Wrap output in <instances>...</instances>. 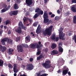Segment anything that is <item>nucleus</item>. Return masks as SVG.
<instances>
[{
    "mask_svg": "<svg viewBox=\"0 0 76 76\" xmlns=\"http://www.w3.org/2000/svg\"><path fill=\"white\" fill-rule=\"evenodd\" d=\"M64 28H61L59 29V37L60 39H62L64 40L65 39V34L62 31H63Z\"/></svg>",
    "mask_w": 76,
    "mask_h": 76,
    "instance_id": "f257e3e1",
    "label": "nucleus"
},
{
    "mask_svg": "<svg viewBox=\"0 0 76 76\" xmlns=\"http://www.w3.org/2000/svg\"><path fill=\"white\" fill-rule=\"evenodd\" d=\"M53 27V25H52L50 26L48 28H46L45 30V32H43V34L45 35L46 34L49 36H50L51 35V30H52Z\"/></svg>",
    "mask_w": 76,
    "mask_h": 76,
    "instance_id": "f03ea898",
    "label": "nucleus"
},
{
    "mask_svg": "<svg viewBox=\"0 0 76 76\" xmlns=\"http://www.w3.org/2000/svg\"><path fill=\"white\" fill-rule=\"evenodd\" d=\"M51 62L50 61L48 60L46 61L45 63L42 64L43 67H44L46 69H49L51 67Z\"/></svg>",
    "mask_w": 76,
    "mask_h": 76,
    "instance_id": "7ed1b4c3",
    "label": "nucleus"
},
{
    "mask_svg": "<svg viewBox=\"0 0 76 76\" xmlns=\"http://www.w3.org/2000/svg\"><path fill=\"white\" fill-rule=\"evenodd\" d=\"M44 23H47V25H49V24H52L53 22V21L51 20H49V19L48 18H44Z\"/></svg>",
    "mask_w": 76,
    "mask_h": 76,
    "instance_id": "20e7f679",
    "label": "nucleus"
},
{
    "mask_svg": "<svg viewBox=\"0 0 76 76\" xmlns=\"http://www.w3.org/2000/svg\"><path fill=\"white\" fill-rule=\"evenodd\" d=\"M26 4H27L28 6H29L31 5H32V4H35V1L33 0L32 2V0H26Z\"/></svg>",
    "mask_w": 76,
    "mask_h": 76,
    "instance_id": "39448f33",
    "label": "nucleus"
},
{
    "mask_svg": "<svg viewBox=\"0 0 76 76\" xmlns=\"http://www.w3.org/2000/svg\"><path fill=\"white\" fill-rule=\"evenodd\" d=\"M39 46L38 45V44L37 43H33L30 45V48L32 49H35L39 48Z\"/></svg>",
    "mask_w": 76,
    "mask_h": 76,
    "instance_id": "423d86ee",
    "label": "nucleus"
},
{
    "mask_svg": "<svg viewBox=\"0 0 76 76\" xmlns=\"http://www.w3.org/2000/svg\"><path fill=\"white\" fill-rule=\"evenodd\" d=\"M34 69V65L32 64H27L26 66V69L28 70H32Z\"/></svg>",
    "mask_w": 76,
    "mask_h": 76,
    "instance_id": "0eeeda50",
    "label": "nucleus"
},
{
    "mask_svg": "<svg viewBox=\"0 0 76 76\" xmlns=\"http://www.w3.org/2000/svg\"><path fill=\"white\" fill-rule=\"evenodd\" d=\"M19 27L20 28H21L22 29H24V30H26V27L23 24V23H22V21H20L19 23H18Z\"/></svg>",
    "mask_w": 76,
    "mask_h": 76,
    "instance_id": "6e6552de",
    "label": "nucleus"
},
{
    "mask_svg": "<svg viewBox=\"0 0 76 76\" xmlns=\"http://www.w3.org/2000/svg\"><path fill=\"white\" fill-rule=\"evenodd\" d=\"M15 31L18 34H21L22 32V28L20 27H18L15 29Z\"/></svg>",
    "mask_w": 76,
    "mask_h": 76,
    "instance_id": "1a4fd4ad",
    "label": "nucleus"
},
{
    "mask_svg": "<svg viewBox=\"0 0 76 76\" xmlns=\"http://www.w3.org/2000/svg\"><path fill=\"white\" fill-rule=\"evenodd\" d=\"M18 51L20 53H22L23 51V48L21 45H19L17 47Z\"/></svg>",
    "mask_w": 76,
    "mask_h": 76,
    "instance_id": "9d476101",
    "label": "nucleus"
},
{
    "mask_svg": "<svg viewBox=\"0 0 76 76\" xmlns=\"http://www.w3.org/2000/svg\"><path fill=\"white\" fill-rule=\"evenodd\" d=\"M18 13V11L17 10H15L11 11L9 14L10 16H12V15H17Z\"/></svg>",
    "mask_w": 76,
    "mask_h": 76,
    "instance_id": "9b49d317",
    "label": "nucleus"
},
{
    "mask_svg": "<svg viewBox=\"0 0 76 76\" xmlns=\"http://www.w3.org/2000/svg\"><path fill=\"white\" fill-rule=\"evenodd\" d=\"M8 38L7 37H5L2 39L1 41V42H2V44L3 45H5V42H7V40Z\"/></svg>",
    "mask_w": 76,
    "mask_h": 76,
    "instance_id": "f8f14e48",
    "label": "nucleus"
},
{
    "mask_svg": "<svg viewBox=\"0 0 76 76\" xmlns=\"http://www.w3.org/2000/svg\"><path fill=\"white\" fill-rule=\"evenodd\" d=\"M6 47L5 46L3 47L1 45V46H0V50H1L2 53H4L6 50Z\"/></svg>",
    "mask_w": 76,
    "mask_h": 76,
    "instance_id": "ddd939ff",
    "label": "nucleus"
},
{
    "mask_svg": "<svg viewBox=\"0 0 76 76\" xmlns=\"http://www.w3.org/2000/svg\"><path fill=\"white\" fill-rule=\"evenodd\" d=\"M76 6L75 5H73L71 7V9L72 12H74V13H76Z\"/></svg>",
    "mask_w": 76,
    "mask_h": 76,
    "instance_id": "4468645a",
    "label": "nucleus"
},
{
    "mask_svg": "<svg viewBox=\"0 0 76 76\" xmlns=\"http://www.w3.org/2000/svg\"><path fill=\"white\" fill-rule=\"evenodd\" d=\"M13 70L14 73H17L18 72V70L17 69V64H14Z\"/></svg>",
    "mask_w": 76,
    "mask_h": 76,
    "instance_id": "2eb2a0df",
    "label": "nucleus"
},
{
    "mask_svg": "<svg viewBox=\"0 0 76 76\" xmlns=\"http://www.w3.org/2000/svg\"><path fill=\"white\" fill-rule=\"evenodd\" d=\"M44 18H48V12L47 11L44 12L43 14Z\"/></svg>",
    "mask_w": 76,
    "mask_h": 76,
    "instance_id": "dca6fc26",
    "label": "nucleus"
},
{
    "mask_svg": "<svg viewBox=\"0 0 76 76\" xmlns=\"http://www.w3.org/2000/svg\"><path fill=\"white\" fill-rule=\"evenodd\" d=\"M37 55L39 56L41 54V50L42 48H40V47L37 48Z\"/></svg>",
    "mask_w": 76,
    "mask_h": 76,
    "instance_id": "f3484780",
    "label": "nucleus"
},
{
    "mask_svg": "<svg viewBox=\"0 0 76 76\" xmlns=\"http://www.w3.org/2000/svg\"><path fill=\"white\" fill-rule=\"evenodd\" d=\"M51 54L52 55L58 54V51L57 50H54L52 51Z\"/></svg>",
    "mask_w": 76,
    "mask_h": 76,
    "instance_id": "a211bd4d",
    "label": "nucleus"
},
{
    "mask_svg": "<svg viewBox=\"0 0 76 76\" xmlns=\"http://www.w3.org/2000/svg\"><path fill=\"white\" fill-rule=\"evenodd\" d=\"M11 21L10 20H7L5 22H4V25H10V23Z\"/></svg>",
    "mask_w": 76,
    "mask_h": 76,
    "instance_id": "6ab92c4d",
    "label": "nucleus"
},
{
    "mask_svg": "<svg viewBox=\"0 0 76 76\" xmlns=\"http://www.w3.org/2000/svg\"><path fill=\"white\" fill-rule=\"evenodd\" d=\"M68 71H69V69L67 68L66 69L62 71V74L64 75H66L68 72Z\"/></svg>",
    "mask_w": 76,
    "mask_h": 76,
    "instance_id": "aec40b11",
    "label": "nucleus"
},
{
    "mask_svg": "<svg viewBox=\"0 0 76 76\" xmlns=\"http://www.w3.org/2000/svg\"><path fill=\"white\" fill-rule=\"evenodd\" d=\"M58 51L61 54L63 52V49L61 47H58Z\"/></svg>",
    "mask_w": 76,
    "mask_h": 76,
    "instance_id": "412c9836",
    "label": "nucleus"
},
{
    "mask_svg": "<svg viewBox=\"0 0 76 76\" xmlns=\"http://www.w3.org/2000/svg\"><path fill=\"white\" fill-rule=\"evenodd\" d=\"M8 38V39L7 42L8 44H10L11 45H12V44L13 40L11 39H9L8 38Z\"/></svg>",
    "mask_w": 76,
    "mask_h": 76,
    "instance_id": "4be33fe9",
    "label": "nucleus"
},
{
    "mask_svg": "<svg viewBox=\"0 0 76 76\" xmlns=\"http://www.w3.org/2000/svg\"><path fill=\"white\" fill-rule=\"evenodd\" d=\"M13 51V49H12L11 48H9L8 53H9V55H10V54H12V52Z\"/></svg>",
    "mask_w": 76,
    "mask_h": 76,
    "instance_id": "5701e85b",
    "label": "nucleus"
},
{
    "mask_svg": "<svg viewBox=\"0 0 76 76\" xmlns=\"http://www.w3.org/2000/svg\"><path fill=\"white\" fill-rule=\"evenodd\" d=\"M43 58V56L42 54L40 55L37 58V60H41V58Z\"/></svg>",
    "mask_w": 76,
    "mask_h": 76,
    "instance_id": "b1692460",
    "label": "nucleus"
},
{
    "mask_svg": "<svg viewBox=\"0 0 76 76\" xmlns=\"http://www.w3.org/2000/svg\"><path fill=\"white\" fill-rule=\"evenodd\" d=\"M73 23L76 24V15L74 16L73 18Z\"/></svg>",
    "mask_w": 76,
    "mask_h": 76,
    "instance_id": "393cba45",
    "label": "nucleus"
},
{
    "mask_svg": "<svg viewBox=\"0 0 76 76\" xmlns=\"http://www.w3.org/2000/svg\"><path fill=\"white\" fill-rule=\"evenodd\" d=\"M19 7H18V5L17 4H15L14 5V9L15 10H17L18 9Z\"/></svg>",
    "mask_w": 76,
    "mask_h": 76,
    "instance_id": "a878e982",
    "label": "nucleus"
},
{
    "mask_svg": "<svg viewBox=\"0 0 76 76\" xmlns=\"http://www.w3.org/2000/svg\"><path fill=\"white\" fill-rule=\"evenodd\" d=\"M39 15L37 13H36L34 16H33V19H37L38 18V16H39Z\"/></svg>",
    "mask_w": 76,
    "mask_h": 76,
    "instance_id": "bb28decb",
    "label": "nucleus"
},
{
    "mask_svg": "<svg viewBox=\"0 0 76 76\" xmlns=\"http://www.w3.org/2000/svg\"><path fill=\"white\" fill-rule=\"evenodd\" d=\"M37 13L39 15H43V13H44V12H43V11L41 10L39 12H38Z\"/></svg>",
    "mask_w": 76,
    "mask_h": 76,
    "instance_id": "cd10ccee",
    "label": "nucleus"
},
{
    "mask_svg": "<svg viewBox=\"0 0 76 76\" xmlns=\"http://www.w3.org/2000/svg\"><path fill=\"white\" fill-rule=\"evenodd\" d=\"M51 38L52 40H55V39H56V34H53L52 35Z\"/></svg>",
    "mask_w": 76,
    "mask_h": 76,
    "instance_id": "c85d7f7f",
    "label": "nucleus"
},
{
    "mask_svg": "<svg viewBox=\"0 0 76 76\" xmlns=\"http://www.w3.org/2000/svg\"><path fill=\"white\" fill-rule=\"evenodd\" d=\"M36 33L37 34H40V28L39 27H37V29L36 30Z\"/></svg>",
    "mask_w": 76,
    "mask_h": 76,
    "instance_id": "c756f323",
    "label": "nucleus"
},
{
    "mask_svg": "<svg viewBox=\"0 0 76 76\" xmlns=\"http://www.w3.org/2000/svg\"><path fill=\"white\" fill-rule=\"evenodd\" d=\"M51 47L52 49H54L56 48V45L54 44H53L51 46Z\"/></svg>",
    "mask_w": 76,
    "mask_h": 76,
    "instance_id": "7c9ffc66",
    "label": "nucleus"
},
{
    "mask_svg": "<svg viewBox=\"0 0 76 76\" xmlns=\"http://www.w3.org/2000/svg\"><path fill=\"white\" fill-rule=\"evenodd\" d=\"M25 38L26 41H27L28 42H30L31 39V37H26Z\"/></svg>",
    "mask_w": 76,
    "mask_h": 76,
    "instance_id": "2f4dec72",
    "label": "nucleus"
},
{
    "mask_svg": "<svg viewBox=\"0 0 76 76\" xmlns=\"http://www.w3.org/2000/svg\"><path fill=\"white\" fill-rule=\"evenodd\" d=\"M41 9H40L39 8H38L36 9L35 10V13H38L41 10Z\"/></svg>",
    "mask_w": 76,
    "mask_h": 76,
    "instance_id": "473e14b6",
    "label": "nucleus"
},
{
    "mask_svg": "<svg viewBox=\"0 0 76 76\" xmlns=\"http://www.w3.org/2000/svg\"><path fill=\"white\" fill-rule=\"evenodd\" d=\"M28 18H26V17H24V18H23V20L24 21V22H26L28 21Z\"/></svg>",
    "mask_w": 76,
    "mask_h": 76,
    "instance_id": "72a5a7b5",
    "label": "nucleus"
},
{
    "mask_svg": "<svg viewBox=\"0 0 76 76\" xmlns=\"http://www.w3.org/2000/svg\"><path fill=\"white\" fill-rule=\"evenodd\" d=\"M4 63V61L3 60H1L0 61V66H3V63Z\"/></svg>",
    "mask_w": 76,
    "mask_h": 76,
    "instance_id": "f704fd0d",
    "label": "nucleus"
},
{
    "mask_svg": "<svg viewBox=\"0 0 76 76\" xmlns=\"http://www.w3.org/2000/svg\"><path fill=\"white\" fill-rule=\"evenodd\" d=\"M8 66L9 69H11L13 68V66H12V64H8Z\"/></svg>",
    "mask_w": 76,
    "mask_h": 76,
    "instance_id": "c9c22d12",
    "label": "nucleus"
},
{
    "mask_svg": "<svg viewBox=\"0 0 76 76\" xmlns=\"http://www.w3.org/2000/svg\"><path fill=\"white\" fill-rule=\"evenodd\" d=\"M20 39V37H16V42L19 41Z\"/></svg>",
    "mask_w": 76,
    "mask_h": 76,
    "instance_id": "e433bc0d",
    "label": "nucleus"
},
{
    "mask_svg": "<svg viewBox=\"0 0 76 76\" xmlns=\"http://www.w3.org/2000/svg\"><path fill=\"white\" fill-rule=\"evenodd\" d=\"M55 20H59L60 19V16H56L55 18Z\"/></svg>",
    "mask_w": 76,
    "mask_h": 76,
    "instance_id": "4c0bfd02",
    "label": "nucleus"
},
{
    "mask_svg": "<svg viewBox=\"0 0 76 76\" xmlns=\"http://www.w3.org/2000/svg\"><path fill=\"white\" fill-rule=\"evenodd\" d=\"M6 11H7V9H4V8H3V9L1 10V12L2 13H4V12H6Z\"/></svg>",
    "mask_w": 76,
    "mask_h": 76,
    "instance_id": "58836bf2",
    "label": "nucleus"
},
{
    "mask_svg": "<svg viewBox=\"0 0 76 76\" xmlns=\"http://www.w3.org/2000/svg\"><path fill=\"white\" fill-rule=\"evenodd\" d=\"M39 46L40 48H41L42 47H43L42 44H41V42H38Z\"/></svg>",
    "mask_w": 76,
    "mask_h": 76,
    "instance_id": "ea45409f",
    "label": "nucleus"
},
{
    "mask_svg": "<svg viewBox=\"0 0 76 76\" xmlns=\"http://www.w3.org/2000/svg\"><path fill=\"white\" fill-rule=\"evenodd\" d=\"M4 9H7V5L6 4H4L3 6Z\"/></svg>",
    "mask_w": 76,
    "mask_h": 76,
    "instance_id": "a19ab883",
    "label": "nucleus"
},
{
    "mask_svg": "<svg viewBox=\"0 0 76 76\" xmlns=\"http://www.w3.org/2000/svg\"><path fill=\"white\" fill-rule=\"evenodd\" d=\"M73 39H74L75 42L76 44V35L74 36Z\"/></svg>",
    "mask_w": 76,
    "mask_h": 76,
    "instance_id": "79ce46f5",
    "label": "nucleus"
},
{
    "mask_svg": "<svg viewBox=\"0 0 76 76\" xmlns=\"http://www.w3.org/2000/svg\"><path fill=\"white\" fill-rule=\"evenodd\" d=\"M59 39V38L58 37H57L54 41H56V42H57V41H58Z\"/></svg>",
    "mask_w": 76,
    "mask_h": 76,
    "instance_id": "37998d69",
    "label": "nucleus"
},
{
    "mask_svg": "<svg viewBox=\"0 0 76 76\" xmlns=\"http://www.w3.org/2000/svg\"><path fill=\"white\" fill-rule=\"evenodd\" d=\"M44 51L45 52V53H47V52H48V48H46L45 49Z\"/></svg>",
    "mask_w": 76,
    "mask_h": 76,
    "instance_id": "c03bdc74",
    "label": "nucleus"
},
{
    "mask_svg": "<svg viewBox=\"0 0 76 76\" xmlns=\"http://www.w3.org/2000/svg\"><path fill=\"white\" fill-rule=\"evenodd\" d=\"M28 20L29 22V24H31V23H32V19H30L29 18L28 19Z\"/></svg>",
    "mask_w": 76,
    "mask_h": 76,
    "instance_id": "a18cd8bd",
    "label": "nucleus"
},
{
    "mask_svg": "<svg viewBox=\"0 0 76 76\" xmlns=\"http://www.w3.org/2000/svg\"><path fill=\"white\" fill-rule=\"evenodd\" d=\"M29 10L30 12H32L34 10V9L32 7H31L29 8Z\"/></svg>",
    "mask_w": 76,
    "mask_h": 76,
    "instance_id": "49530a36",
    "label": "nucleus"
},
{
    "mask_svg": "<svg viewBox=\"0 0 76 76\" xmlns=\"http://www.w3.org/2000/svg\"><path fill=\"white\" fill-rule=\"evenodd\" d=\"M31 35H32V36L33 37V38H35V35L32 32H31Z\"/></svg>",
    "mask_w": 76,
    "mask_h": 76,
    "instance_id": "de8ad7c7",
    "label": "nucleus"
},
{
    "mask_svg": "<svg viewBox=\"0 0 76 76\" xmlns=\"http://www.w3.org/2000/svg\"><path fill=\"white\" fill-rule=\"evenodd\" d=\"M10 7H11V6L10 5H9L7 7L6 9H7V10H9V9H10Z\"/></svg>",
    "mask_w": 76,
    "mask_h": 76,
    "instance_id": "09e8293b",
    "label": "nucleus"
},
{
    "mask_svg": "<svg viewBox=\"0 0 76 76\" xmlns=\"http://www.w3.org/2000/svg\"><path fill=\"white\" fill-rule=\"evenodd\" d=\"M72 3H76V0H72Z\"/></svg>",
    "mask_w": 76,
    "mask_h": 76,
    "instance_id": "8fccbe9b",
    "label": "nucleus"
},
{
    "mask_svg": "<svg viewBox=\"0 0 76 76\" xmlns=\"http://www.w3.org/2000/svg\"><path fill=\"white\" fill-rule=\"evenodd\" d=\"M37 23L35 22L33 24V26H37Z\"/></svg>",
    "mask_w": 76,
    "mask_h": 76,
    "instance_id": "3c124183",
    "label": "nucleus"
},
{
    "mask_svg": "<svg viewBox=\"0 0 76 76\" xmlns=\"http://www.w3.org/2000/svg\"><path fill=\"white\" fill-rule=\"evenodd\" d=\"M55 16V14H52L50 16L51 18H53V17H54Z\"/></svg>",
    "mask_w": 76,
    "mask_h": 76,
    "instance_id": "603ef678",
    "label": "nucleus"
},
{
    "mask_svg": "<svg viewBox=\"0 0 76 76\" xmlns=\"http://www.w3.org/2000/svg\"><path fill=\"white\" fill-rule=\"evenodd\" d=\"M29 61H30V62H32V61H33V58H31L29 59Z\"/></svg>",
    "mask_w": 76,
    "mask_h": 76,
    "instance_id": "864d4df0",
    "label": "nucleus"
},
{
    "mask_svg": "<svg viewBox=\"0 0 76 76\" xmlns=\"http://www.w3.org/2000/svg\"><path fill=\"white\" fill-rule=\"evenodd\" d=\"M58 73H61V71L60 70H59L57 71Z\"/></svg>",
    "mask_w": 76,
    "mask_h": 76,
    "instance_id": "5fc2aeb1",
    "label": "nucleus"
},
{
    "mask_svg": "<svg viewBox=\"0 0 76 76\" xmlns=\"http://www.w3.org/2000/svg\"><path fill=\"white\" fill-rule=\"evenodd\" d=\"M11 33V31L10 30H9L8 32V35H10Z\"/></svg>",
    "mask_w": 76,
    "mask_h": 76,
    "instance_id": "6e6d98bb",
    "label": "nucleus"
},
{
    "mask_svg": "<svg viewBox=\"0 0 76 76\" xmlns=\"http://www.w3.org/2000/svg\"><path fill=\"white\" fill-rule=\"evenodd\" d=\"M60 12H61L60 11V10H58L57 11V12L58 13V14H60Z\"/></svg>",
    "mask_w": 76,
    "mask_h": 76,
    "instance_id": "4d7b16f0",
    "label": "nucleus"
},
{
    "mask_svg": "<svg viewBox=\"0 0 76 76\" xmlns=\"http://www.w3.org/2000/svg\"><path fill=\"white\" fill-rule=\"evenodd\" d=\"M59 46V47H62V44L61 43H59L58 45Z\"/></svg>",
    "mask_w": 76,
    "mask_h": 76,
    "instance_id": "13d9d810",
    "label": "nucleus"
},
{
    "mask_svg": "<svg viewBox=\"0 0 76 76\" xmlns=\"http://www.w3.org/2000/svg\"><path fill=\"white\" fill-rule=\"evenodd\" d=\"M47 1H48V0H44V3L45 4H46L47 3Z\"/></svg>",
    "mask_w": 76,
    "mask_h": 76,
    "instance_id": "bf43d9fd",
    "label": "nucleus"
},
{
    "mask_svg": "<svg viewBox=\"0 0 76 76\" xmlns=\"http://www.w3.org/2000/svg\"><path fill=\"white\" fill-rule=\"evenodd\" d=\"M47 76V75L45 74H43L41 75L40 76Z\"/></svg>",
    "mask_w": 76,
    "mask_h": 76,
    "instance_id": "052dcab7",
    "label": "nucleus"
},
{
    "mask_svg": "<svg viewBox=\"0 0 76 76\" xmlns=\"http://www.w3.org/2000/svg\"><path fill=\"white\" fill-rule=\"evenodd\" d=\"M2 18L0 17V23H1V22H2Z\"/></svg>",
    "mask_w": 76,
    "mask_h": 76,
    "instance_id": "680f3d73",
    "label": "nucleus"
},
{
    "mask_svg": "<svg viewBox=\"0 0 76 76\" xmlns=\"http://www.w3.org/2000/svg\"><path fill=\"white\" fill-rule=\"evenodd\" d=\"M21 46H22V47H25V44H22L21 45Z\"/></svg>",
    "mask_w": 76,
    "mask_h": 76,
    "instance_id": "e2e57ef3",
    "label": "nucleus"
},
{
    "mask_svg": "<svg viewBox=\"0 0 76 76\" xmlns=\"http://www.w3.org/2000/svg\"><path fill=\"white\" fill-rule=\"evenodd\" d=\"M4 28L5 29H8V27L6 26H4Z\"/></svg>",
    "mask_w": 76,
    "mask_h": 76,
    "instance_id": "0e129e2a",
    "label": "nucleus"
},
{
    "mask_svg": "<svg viewBox=\"0 0 76 76\" xmlns=\"http://www.w3.org/2000/svg\"><path fill=\"white\" fill-rule=\"evenodd\" d=\"M17 58L19 60H22V58H19V57H18V56H17Z\"/></svg>",
    "mask_w": 76,
    "mask_h": 76,
    "instance_id": "69168bd1",
    "label": "nucleus"
},
{
    "mask_svg": "<svg viewBox=\"0 0 76 76\" xmlns=\"http://www.w3.org/2000/svg\"><path fill=\"white\" fill-rule=\"evenodd\" d=\"M61 1V0H56V1L57 2H60H60Z\"/></svg>",
    "mask_w": 76,
    "mask_h": 76,
    "instance_id": "338daca9",
    "label": "nucleus"
},
{
    "mask_svg": "<svg viewBox=\"0 0 76 76\" xmlns=\"http://www.w3.org/2000/svg\"><path fill=\"white\" fill-rule=\"evenodd\" d=\"M40 75H41V73L40 72L38 73L37 74V76H40Z\"/></svg>",
    "mask_w": 76,
    "mask_h": 76,
    "instance_id": "774afa93",
    "label": "nucleus"
}]
</instances>
